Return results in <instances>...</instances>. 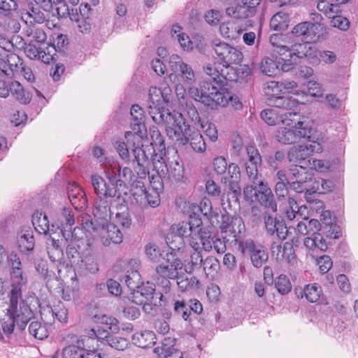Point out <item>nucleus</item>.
I'll return each mask as SVG.
<instances>
[{"mask_svg":"<svg viewBox=\"0 0 358 358\" xmlns=\"http://www.w3.org/2000/svg\"><path fill=\"white\" fill-rule=\"evenodd\" d=\"M251 250L250 255H251V261L254 266L257 268H259L262 266L263 263L265 262L268 259V253L262 249H258L257 248H250Z\"/></svg>","mask_w":358,"mask_h":358,"instance_id":"nucleus-49","label":"nucleus"},{"mask_svg":"<svg viewBox=\"0 0 358 358\" xmlns=\"http://www.w3.org/2000/svg\"><path fill=\"white\" fill-rule=\"evenodd\" d=\"M270 27L276 31L286 29L288 27V15L283 13L275 14L270 20Z\"/></svg>","mask_w":358,"mask_h":358,"instance_id":"nucleus-48","label":"nucleus"},{"mask_svg":"<svg viewBox=\"0 0 358 358\" xmlns=\"http://www.w3.org/2000/svg\"><path fill=\"white\" fill-rule=\"evenodd\" d=\"M101 229L106 230L104 236L106 241H108V244H120L122 243L123 235L116 224L107 222V224Z\"/></svg>","mask_w":358,"mask_h":358,"instance_id":"nucleus-39","label":"nucleus"},{"mask_svg":"<svg viewBox=\"0 0 358 358\" xmlns=\"http://www.w3.org/2000/svg\"><path fill=\"white\" fill-rule=\"evenodd\" d=\"M106 176L108 180L110 187H121L126 184H130L134 176L132 170L129 167H124L121 170L117 164H114L111 167V171L108 168L105 170Z\"/></svg>","mask_w":358,"mask_h":358,"instance_id":"nucleus-13","label":"nucleus"},{"mask_svg":"<svg viewBox=\"0 0 358 358\" xmlns=\"http://www.w3.org/2000/svg\"><path fill=\"white\" fill-rule=\"evenodd\" d=\"M168 249L165 248H146L145 254L149 259L154 262L165 260L166 253Z\"/></svg>","mask_w":358,"mask_h":358,"instance_id":"nucleus-54","label":"nucleus"},{"mask_svg":"<svg viewBox=\"0 0 358 358\" xmlns=\"http://www.w3.org/2000/svg\"><path fill=\"white\" fill-rule=\"evenodd\" d=\"M100 323L108 331H110L113 334L117 333L120 329L118 320L115 317L111 316H107L106 315H103L100 318Z\"/></svg>","mask_w":358,"mask_h":358,"instance_id":"nucleus-53","label":"nucleus"},{"mask_svg":"<svg viewBox=\"0 0 358 358\" xmlns=\"http://www.w3.org/2000/svg\"><path fill=\"white\" fill-rule=\"evenodd\" d=\"M212 48L222 67H231V64H239L243 57L242 52L237 48L219 40L212 41Z\"/></svg>","mask_w":358,"mask_h":358,"instance_id":"nucleus-8","label":"nucleus"},{"mask_svg":"<svg viewBox=\"0 0 358 358\" xmlns=\"http://www.w3.org/2000/svg\"><path fill=\"white\" fill-rule=\"evenodd\" d=\"M250 180L252 184L246 185L243 190L245 199L247 201L257 202L274 213L277 212V201L268 182L259 180V178Z\"/></svg>","mask_w":358,"mask_h":358,"instance_id":"nucleus-7","label":"nucleus"},{"mask_svg":"<svg viewBox=\"0 0 358 358\" xmlns=\"http://www.w3.org/2000/svg\"><path fill=\"white\" fill-rule=\"evenodd\" d=\"M76 228H74L73 229V232H70L69 231H64L62 229H59V233H56V232H49L50 234V238L52 241V246H59V245L61 244V243L59 242V239L58 238V237L59 236V234H62V237L66 240V241H68L69 237L71 236V241H73V239H76Z\"/></svg>","mask_w":358,"mask_h":358,"instance_id":"nucleus-56","label":"nucleus"},{"mask_svg":"<svg viewBox=\"0 0 358 358\" xmlns=\"http://www.w3.org/2000/svg\"><path fill=\"white\" fill-rule=\"evenodd\" d=\"M261 0H235L234 4L227 8L228 15L237 19L252 17Z\"/></svg>","mask_w":358,"mask_h":358,"instance_id":"nucleus-14","label":"nucleus"},{"mask_svg":"<svg viewBox=\"0 0 358 358\" xmlns=\"http://www.w3.org/2000/svg\"><path fill=\"white\" fill-rule=\"evenodd\" d=\"M32 224L39 234H46L48 231H50L48 216L41 211L36 210L34 212L32 215Z\"/></svg>","mask_w":358,"mask_h":358,"instance_id":"nucleus-37","label":"nucleus"},{"mask_svg":"<svg viewBox=\"0 0 358 358\" xmlns=\"http://www.w3.org/2000/svg\"><path fill=\"white\" fill-rule=\"evenodd\" d=\"M267 103L268 105L272 107L285 110H294L298 107V104L295 101V99H293L292 97L280 95L278 96H273L272 98H268Z\"/></svg>","mask_w":358,"mask_h":358,"instance_id":"nucleus-33","label":"nucleus"},{"mask_svg":"<svg viewBox=\"0 0 358 358\" xmlns=\"http://www.w3.org/2000/svg\"><path fill=\"white\" fill-rule=\"evenodd\" d=\"M67 194L70 202L76 210L86 208L87 200L85 192L75 183L69 184L67 187Z\"/></svg>","mask_w":358,"mask_h":358,"instance_id":"nucleus-27","label":"nucleus"},{"mask_svg":"<svg viewBox=\"0 0 358 358\" xmlns=\"http://www.w3.org/2000/svg\"><path fill=\"white\" fill-rule=\"evenodd\" d=\"M36 1L28 3L27 9L22 13L21 18L28 25L34 23L41 24L45 21V17L41 6Z\"/></svg>","mask_w":358,"mask_h":358,"instance_id":"nucleus-24","label":"nucleus"},{"mask_svg":"<svg viewBox=\"0 0 358 358\" xmlns=\"http://www.w3.org/2000/svg\"><path fill=\"white\" fill-rule=\"evenodd\" d=\"M171 122V124H165L167 136L179 145H187L189 143L188 134L192 127L186 124L185 120H179L174 115Z\"/></svg>","mask_w":358,"mask_h":358,"instance_id":"nucleus-10","label":"nucleus"},{"mask_svg":"<svg viewBox=\"0 0 358 358\" xmlns=\"http://www.w3.org/2000/svg\"><path fill=\"white\" fill-rule=\"evenodd\" d=\"M191 208L195 210L197 213L201 212L212 225L215 224L214 218L217 217L218 209L213 210L211 201L209 199L203 198L199 206L193 203Z\"/></svg>","mask_w":358,"mask_h":358,"instance_id":"nucleus-30","label":"nucleus"},{"mask_svg":"<svg viewBox=\"0 0 358 358\" xmlns=\"http://www.w3.org/2000/svg\"><path fill=\"white\" fill-rule=\"evenodd\" d=\"M22 294V290L18 287L11 289L8 294L9 302L6 309L7 319L4 318L1 324L6 334H13L15 327L24 330L32 317V310Z\"/></svg>","mask_w":358,"mask_h":358,"instance_id":"nucleus-2","label":"nucleus"},{"mask_svg":"<svg viewBox=\"0 0 358 358\" xmlns=\"http://www.w3.org/2000/svg\"><path fill=\"white\" fill-rule=\"evenodd\" d=\"M322 287L317 283L307 285L301 292V297L305 296L306 299L311 302H317L322 294Z\"/></svg>","mask_w":358,"mask_h":358,"instance_id":"nucleus-43","label":"nucleus"},{"mask_svg":"<svg viewBox=\"0 0 358 358\" xmlns=\"http://www.w3.org/2000/svg\"><path fill=\"white\" fill-rule=\"evenodd\" d=\"M92 185L98 198L94 204L93 213L95 217L100 220L99 224L104 228L111 217V199L115 196L120 200V194L115 187H110L106 180L99 175L92 176Z\"/></svg>","mask_w":358,"mask_h":358,"instance_id":"nucleus-4","label":"nucleus"},{"mask_svg":"<svg viewBox=\"0 0 358 358\" xmlns=\"http://www.w3.org/2000/svg\"><path fill=\"white\" fill-rule=\"evenodd\" d=\"M279 209L283 217L287 220L292 221L294 219L302 216V210H306L305 206H298L296 200L291 197L279 203Z\"/></svg>","mask_w":358,"mask_h":358,"instance_id":"nucleus-23","label":"nucleus"},{"mask_svg":"<svg viewBox=\"0 0 358 358\" xmlns=\"http://www.w3.org/2000/svg\"><path fill=\"white\" fill-rule=\"evenodd\" d=\"M155 292V285L152 282H141L139 287L132 292V301L138 305H142L145 301H148L153 297Z\"/></svg>","mask_w":358,"mask_h":358,"instance_id":"nucleus-28","label":"nucleus"},{"mask_svg":"<svg viewBox=\"0 0 358 358\" xmlns=\"http://www.w3.org/2000/svg\"><path fill=\"white\" fill-rule=\"evenodd\" d=\"M168 174L166 178L170 181H180L184 176V168L178 157L173 161L169 162Z\"/></svg>","mask_w":358,"mask_h":358,"instance_id":"nucleus-36","label":"nucleus"},{"mask_svg":"<svg viewBox=\"0 0 358 358\" xmlns=\"http://www.w3.org/2000/svg\"><path fill=\"white\" fill-rule=\"evenodd\" d=\"M153 169L156 171L157 173L160 174L164 178L168 174L169 163L166 164L164 159L159 157L158 159H152Z\"/></svg>","mask_w":358,"mask_h":358,"instance_id":"nucleus-62","label":"nucleus"},{"mask_svg":"<svg viewBox=\"0 0 358 358\" xmlns=\"http://www.w3.org/2000/svg\"><path fill=\"white\" fill-rule=\"evenodd\" d=\"M215 224L220 229V235L217 241L224 246H254L251 238H242V232L245 229L244 222L241 217L231 216L227 211L214 218Z\"/></svg>","mask_w":358,"mask_h":358,"instance_id":"nucleus-3","label":"nucleus"},{"mask_svg":"<svg viewBox=\"0 0 358 358\" xmlns=\"http://www.w3.org/2000/svg\"><path fill=\"white\" fill-rule=\"evenodd\" d=\"M202 220L199 214L192 210L189 215L188 222H182L171 225L170 231L165 236V242L168 246L171 244L184 245V246H206L210 243L208 233L202 231L200 227Z\"/></svg>","mask_w":358,"mask_h":358,"instance_id":"nucleus-1","label":"nucleus"},{"mask_svg":"<svg viewBox=\"0 0 358 358\" xmlns=\"http://www.w3.org/2000/svg\"><path fill=\"white\" fill-rule=\"evenodd\" d=\"M208 99H210L209 104L206 106L214 108L217 106L223 107L231 106L238 108L241 103L238 101L237 97L224 90H218L216 87L209 83V91Z\"/></svg>","mask_w":358,"mask_h":358,"instance_id":"nucleus-11","label":"nucleus"},{"mask_svg":"<svg viewBox=\"0 0 358 358\" xmlns=\"http://www.w3.org/2000/svg\"><path fill=\"white\" fill-rule=\"evenodd\" d=\"M71 287H66L63 288L62 290V298L63 300L66 301H70L72 299H74L76 296H78V292L80 289V286L78 281V278L76 273H74V275L71 278Z\"/></svg>","mask_w":358,"mask_h":358,"instance_id":"nucleus-46","label":"nucleus"},{"mask_svg":"<svg viewBox=\"0 0 358 358\" xmlns=\"http://www.w3.org/2000/svg\"><path fill=\"white\" fill-rule=\"evenodd\" d=\"M308 143L304 145L293 146L287 153V158L290 162L301 163L304 162L313 152H320L322 148L320 143L312 140L308 139Z\"/></svg>","mask_w":358,"mask_h":358,"instance_id":"nucleus-12","label":"nucleus"},{"mask_svg":"<svg viewBox=\"0 0 358 358\" xmlns=\"http://www.w3.org/2000/svg\"><path fill=\"white\" fill-rule=\"evenodd\" d=\"M209 91V82H203L200 88L192 86L188 89V94L196 101L206 104H209L210 99H208V92Z\"/></svg>","mask_w":358,"mask_h":358,"instance_id":"nucleus-34","label":"nucleus"},{"mask_svg":"<svg viewBox=\"0 0 358 358\" xmlns=\"http://www.w3.org/2000/svg\"><path fill=\"white\" fill-rule=\"evenodd\" d=\"M78 222H80L83 228L87 231L92 233L98 230L99 227H101L99 224H97L93 222L90 215L88 214L82 215L81 217L78 219Z\"/></svg>","mask_w":358,"mask_h":358,"instance_id":"nucleus-60","label":"nucleus"},{"mask_svg":"<svg viewBox=\"0 0 358 358\" xmlns=\"http://www.w3.org/2000/svg\"><path fill=\"white\" fill-rule=\"evenodd\" d=\"M273 56V53L271 54ZM282 57L275 55L273 57H265L262 59L260 64L262 72L268 76H275L282 71V65L283 61Z\"/></svg>","mask_w":358,"mask_h":358,"instance_id":"nucleus-26","label":"nucleus"},{"mask_svg":"<svg viewBox=\"0 0 358 358\" xmlns=\"http://www.w3.org/2000/svg\"><path fill=\"white\" fill-rule=\"evenodd\" d=\"M189 143H190L192 149L196 152H203L206 149V143L203 140L202 135L200 132L194 129L191 128V130L188 134Z\"/></svg>","mask_w":358,"mask_h":358,"instance_id":"nucleus-40","label":"nucleus"},{"mask_svg":"<svg viewBox=\"0 0 358 358\" xmlns=\"http://www.w3.org/2000/svg\"><path fill=\"white\" fill-rule=\"evenodd\" d=\"M23 64L21 58L15 53H9L6 57V60L3 61L2 64V72L6 75H10L8 69H6V66H8L11 72H19L21 66Z\"/></svg>","mask_w":358,"mask_h":358,"instance_id":"nucleus-41","label":"nucleus"},{"mask_svg":"<svg viewBox=\"0 0 358 358\" xmlns=\"http://www.w3.org/2000/svg\"><path fill=\"white\" fill-rule=\"evenodd\" d=\"M10 93L21 103L27 104L31 99V94L24 90L23 86L16 80L10 82Z\"/></svg>","mask_w":358,"mask_h":358,"instance_id":"nucleus-35","label":"nucleus"},{"mask_svg":"<svg viewBox=\"0 0 358 358\" xmlns=\"http://www.w3.org/2000/svg\"><path fill=\"white\" fill-rule=\"evenodd\" d=\"M125 138L129 142L130 139L132 138L133 143L131 145V152L134 155V162H136L138 165L143 166V164H150V156L152 155V152L147 153L146 150L143 148L141 143V138L143 136H135L131 131H127L125 133Z\"/></svg>","mask_w":358,"mask_h":358,"instance_id":"nucleus-16","label":"nucleus"},{"mask_svg":"<svg viewBox=\"0 0 358 358\" xmlns=\"http://www.w3.org/2000/svg\"><path fill=\"white\" fill-rule=\"evenodd\" d=\"M127 273L124 278V282L128 288L134 292L141 283L140 273L136 270Z\"/></svg>","mask_w":358,"mask_h":358,"instance_id":"nucleus-52","label":"nucleus"},{"mask_svg":"<svg viewBox=\"0 0 358 358\" xmlns=\"http://www.w3.org/2000/svg\"><path fill=\"white\" fill-rule=\"evenodd\" d=\"M148 112L153 121L158 124L171 123L173 115L165 108L164 103L148 104Z\"/></svg>","mask_w":358,"mask_h":358,"instance_id":"nucleus-25","label":"nucleus"},{"mask_svg":"<svg viewBox=\"0 0 358 358\" xmlns=\"http://www.w3.org/2000/svg\"><path fill=\"white\" fill-rule=\"evenodd\" d=\"M176 279L178 286L182 291L196 289L199 287L200 282L196 277L188 278L185 274H178Z\"/></svg>","mask_w":358,"mask_h":358,"instance_id":"nucleus-45","label":"nucleus"},{"mask_svg":"<svg viewBox=\"0 0 358 358\" xmlns=\"http://www.w3.org/2000/svg\"><path fill=\"white\" fill-rule=\"evenodd\" d=\"M248 160L245 163V168L249 180H255L259 178L258 169L262 164V157L259 150L254 146L246 148Z\"/></svg>","mask_w":358,"mask_h":358,"instance_id":"nucleus-18","label":"nucleus"},{"mask_svg":"<svg viewBox=\"0 0 358 358\" xmlns=\"http://www.w3.org/2000/svg\"><path fill=\"white\" fill-rule=\"evenodd\" d=\"M169 66L174 73H178L185 84L192 85L195 82V73L191 66L185 63L178 55L169 57Z\"/></svg>","mask_w":358,"mask_h":358,"instance_id":"nucleus-15","label":"nucleus"},{"mask_svg":"<svg viewBox=\"0 0 358 358\" xmlns=\"http://www.w3.org/2000/svg\"><path fill=\"white\" fill-rule=\"evenodd\" d=\"M322 223L330 227L327 238L338 239L342 236L341 231L336 224H333L332 214L329 210L324 211L320 215Z\"/></svg>","mask_w":358,"mask_h":358,"instance_id":"nucleus-42","label":"nucleus"},{"mask_svg":"<svg viewBox=\"0 0 358 358\" xmlns=\"http://www.w3.org/2000/svg\"><path fill=\"white\" fill-rule=\"evenodd\" d=\"M18 246L34 244L33 232L31 230H22L17 237Z\"/></svg>","mask_w":358,"mask_h":358,"instance_id":"nucleus-64","label":"nucleus"},{"mask_svg":"<svg viewBox=\"0 0 358 358\" xmlns=\"http://www.w3.org/2000/svg\"><path fill=\"white\" fill-rule=\"evenodd\" d=\"M331 1V0H323L317 2V10L323 13L328 18L335 16V14H338L341 12L338 4Z\"/></svg>","mask_w":358,"mask_h":358,"instance_id":"nucleus-44","label":"nucleus"},{"mask_svg":"<svg viewBox=\"0 0 358 358\" xmlns=\"http://www.w3.org/2000/svg\"><path fill=\"white\" fill-rule=\"evenodd\" d=\"M292 32L294 36L301 37L305 42L310 44L318 37L319 29L315 24L306 21L295 25Z\"/></svg>","mask_w":358,"mask_h":358,"instance_id":"nucleus-21","label":"nucleus"},{"mask_svg":"<svg viewBox=\"0 0 358 358\" xmlns=\"http://www.w3.org/2000/svg\"><path fill=\"white\" fill-rule=\"evenodd\" d=\"M174 339L165 338L161 346L156 347L154 352L158 356L164 358H183L182 352L174 348Z\"/></svg>","mask_w":358,"mask_h":358,"instance_id":"nucleus-29","label":"nucleus"},{"mask_svg":"<svg viewBox=\"0 0 358 358\" xmlns=\"http://www.w3.org/2000/svg\"><path fill=\"white\" fill-rule=\"evenodd\" d=\"M174 313L176 315L182 317L185 320H187L190 316V310L187 303L184 301H176L174 303Z\"/></svg>","mask_w":358,"mask_h":358,"instance_id":"nucleus-61","label":"nucleus"},{"mask_svg":"<svg viewBox=\"0 0 358 358\" xmlns=\"http://www.w3.org/2000/svg\"><path fill=\"white\" fill-rule=\"evenodd\" d=\"M282 87L283 86L280 83V82L270 81L267 83L264 87V92L268 98L278 96L282 93Z\"/></svg>","mask_w":358,"mask_h":358,"instance_id":"nucleus-59","label":"nucleus"},{"mask_svg":"<svg viewBox=\"0 0 358 358\" xmlns=\"http://www.w3.org/2000/svg\"><path fill=\"white\" fill-rule=\"evenodd\" d=\"M89 355L87 350L80 345H69L62 350V358H85Z\"/></svg>","mask_w":358,"mask_h":358,"instance_id":"nucleus-47","label":"nucleus"},{"mask_svg":"<svg viewBox=\"0 0 358 358\" xmlns=\"http://www.w3.org/2000/svg\"><path fill=\"white\" fill-rule=\"evenodd\" d=\"M203 71L217 83L224 84L228 80L237 81V76L232 67H223L219 71L215 64H208L203 66Z\"/></svg>","mask_w":358,"mask_h":358,"instance_id":"nucleus-17","label":"nucleus"},{"mask_svg":"<svg viewBox=\"0 0 358 358\" xmlns=\"http://www.w3.org/2000/svg\"><path fill=\"white\" fill-rule=\"evenodd\" d=\"M133 343L142 348H149L156 343V336L153 331L145 330L136 332L132 336Z\"/></svg>","mask_w":358,"mask_h":358,"instance_id":"nucleus-32","label":"nucleus"},{"mask_svg":"<svg viewBox=\"0 0 358 358\" xmlns=\"http://www.w3.org/2000/svg\"><path fill=\"white\" fill-rule=\"evenodd\" d=\"M124 208L122 212L116 213L114 222L116 225L119 224L124 228H129L131 224V219L125 206H124Z\"/></svg>","mask_w":358,"mask_h":358,"instance_id":"nucleus-58","label":"nucleus"},{"mask_svg":"<svg viewBox=\"0 0 358 358\" xmlns=\"http://www.w3.org/2000/svg\"><path fill=\"white\" fill-rule=\"evenodd\" d=\"M315 49L307 42L290 43L287 53L281 59L283 72H287L292 69L297 63V60L303 57H312L315 55Z\"/></svg>","mask_w":358,"mask_h":358,"instance_id":"nucleus-9","label":"nucleus"},{"mask_svg":"<svg viewBox=\"0 0 358 358\" xmlns=\"http://www.w3.org/2000/svg\"><path fill=\"white\" fill-rule=\"evenodd\" d=\"M296 112H287L282 117L281 122L285 127H280L275 134L277 141L282 144H292L301 138H312V128L308 123L298 121Z\"/></svg>","mask_w":358,"mask_h":358,"instance_id":"nucleus-5","label":"nucleus"},{"mask_svg":"<svg viewBox=\"0 0 358 358\" xmlns=\"http://www.w3.org/2000/svg\"><path fill=\"white\" fill-rule=\"evenodd\" d=\"M24 49V53L29 59H41L43 62L47 64L53 59V55L56 51L55 45H48L46 47V50H43L30 42L25 45Z\"/></svg>","mask_w":358,"mask_h":358,"instance_id":"nucleus-19","label":"nucleus"},{"mask_svg":"<svg viewBox=\"0 0 358 358\" xmlns=\"http://www.w3.org/2000/svg\"><path fill=\"white\" fill-rule=\"evenodd\" d=\"M285 113L279 116L274 108L264 109L261 112L262 119L269 125H275L278 121H281Z\"/></svg>","mask_w":358,"mask_h":358,"instance_id":"nucleus-51","label":"nucleus"},{"mask_svg":"<svg viewBox=\"0 0 358 358\" xmlns=\"http://www.w3.org/2000/svg\"><path fill=\"white\" fill-rule=\"evenodd\" d=\"M12 288L18 287L22 291V287L27 283V280L22 275L20 266L13 267Z\"/></svg>","mask_w":358,"mask_h":358,"instance_id":"nucleus-55","label":"nucleus"},{"mask_svg":"<svg viewBox=\"0 0 358 358\" xmlns=\"http://www.w3.org/2000/svg\"><path fill=\"white\" fill-rule=\"evenodd\" d=\"M331 25L334 27H336L342 31H346L350 27V21L348 18L338 15L335 14V16L331 17Z\"/></svg>","mask_w":358,"mask_h":358,"instance_id":"nucleus-63","label":"nucleus"},{"mask_svg":"<svg viewBox=\"0 0 358 358\" xmlns=\"http://www.w3.org/2000/svg\"><path fill=\"white\" fill-rule=\"evenodd\" d=\"M130 115L132 134L135 136H145L147 130L144 122L145 115L143 109L140 106L134 104L131 107Z\"/></svg>","mask_w":358,"mask_h":358,"instance_id":"nucleus-20","label":"nucleus"},{"mask_svg":"<svg viewBox=\"0 0 358 358\" xmlns=\"http://www.w3.org/2000/svg\"><path fill=\"white\" fill-rule=\"evenodd\" d=\"M181 110L178 116V118L182 120L187 117L192 122L196 123L200 122V117L196 106L194 105L193 101L190 100H182V104L179 106Z\"/></svg>","mask_w":358,"mask_h":358,"instance_id":"nucleus-31","label":"nucleus"},{"mask_svg":"<svg viewBox=\"0 0 358 358\" xmlns=\"http://www.w3.org/2000/svg\"><path fill=\"white\" fill-rule=\"evenodd\" d=\"M24 34L28 38V41L33 43H43L47 38L45 31L35 26H27L24 29Z\"/></svg>","mask_w":358,"mask_h":358,"instance_id":"nucleus-38","label":"nucleus"},{"mask_svg":"<svg viewBox=\"0 0 358 358\" xmlns=\"http://www.w3.org/2000/svg\"><path fill=\"white\" fill-rule=\"evenodd\" d=\"M269 42L273 47V57L277 55L282 57L287 53L292 38L287 34H274L270 36Z\"/></svg>","mask_w":358,"mask_h":358,"instance_id":"nucleus-22","label":"nucleus"},{"mask_svg":"<svg viewBox=\"0 0 358 358\" xmlns=\"http://www.w3.org/2000/svg\"><path fill=\"white\" fill-rule=\"evenodd\" d=\"M29 331L36 338L43 340L48 336V332L45 326L39 322L33 321L29 326Z\"/></svg>","mask_w":358,"mask_h":358,"instance_id":"nucleus-50","label":"nucleus"},{"mask_svg":"<svg viewBox=\"0 0 358 358\" xmlns=\"http://www.w3.org/2000/svg\"><path fill=\"white\" fill-rule=\"evenodd\" d=\"M275 286L282 294L289 293L292 289V285L289 278L285 275H280L275 280Z\"/></svg>","mask_w":358,"mask_h":358,"instance_id":"nucleus-57","label":"nucleus"},{"mask_svg":"<svg viewBox=\"0 0 358 358\" xmlns=\"http://www.w3.org/2000/svg\"><path fill=\"white\" fill-rule=\"evenodd\" d=\"M168 249L166 253L165 261L169 262L170 264L164 265L159 264L156 267V273L158 275L157 283L159 287H162V292L160 293V300L162 301L164 294L169 292L171 289L170 280L176 279L179 274V270H181L183 264L181 258L182 251L181 248H165Z\"/></svg>","mask_w":358,"mask_h":358,"instance_id":"nucleus-6","label":"nucleus"}]
</instances>
